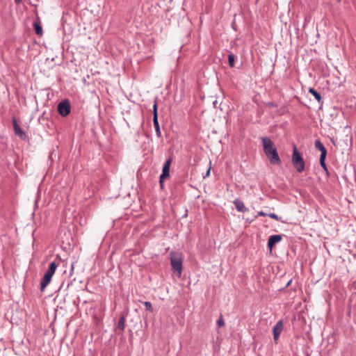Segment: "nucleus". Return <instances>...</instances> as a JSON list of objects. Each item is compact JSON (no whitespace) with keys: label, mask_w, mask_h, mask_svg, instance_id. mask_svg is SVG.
Here are the masks:
<instances>
[{"label":"nucleus","mask_w":356,"mask_h":356,"mask_svg":"<svg viewBox=\"0 0 356 356\" xmlns=\"http://www.w3.org/2000/svg\"><path fill=\"white\" fill-rule=\"evenodd\" d=\"M13 122L15 134L18 136L20 138L24 140L26 137L25 133L22 130V129L19 127V124L15 119L13 120Z\"/></svg>","instance_id":"nucleus-9"},{"label":"nucleus","mask_w":356,"mask_h":356,"mask_svg":"<svg viewBox=\"0 0 356 356\" xmlns=\"http://www.w3.org/2000/svg\"><path fill=\"white\" fill-rule=\"evenodd\" d=\"M325 157L326 156H320V163H321V165L322 166V168L327 172V168L326 164L325 163Z\"/></svg>","instance_id":"nucleus-17"},{"label":"nucleus","mask_w":356,"mask_h":356,"mask_svg":"<svg viewBox=\"0 0 356 356\" xmlns=\"http://www.w3.org/2000/svg\"><path fill=\"white\" fill-rule=\"evenodd\" d=\"M210 170H211V168H209L208 169V170H207V173H206L205 177H209V174H210Z\"/></svg>","instance_id":"nucleus-21"},{"label":"nucleus","mask_w":356,"mask_h":356,"mask_svg":"<svg viewBox=\"0 0 356 356\" xmlns=\"http://www.w3.org/2000/svg\"><path fill=\"white\" fill-rule=\"evenodd\" d=\"M73 269H74V266H73V264H72V270H73Z\"/></svg>","instance_id":"nucleus-23"},{"label":"nucleus","mask_w":356,"mask_h":356,"mask_svg":"<svg viewBox=\"0 0 356 356\" xmlns=\"http://www.w3.org/2000/svg\"><path fill=\"white\" fill-rule=\"evenodd\" d=\"M144 305H145V307H146V309L147 310H149V312H152L153 311V308H152V305L151 302H145Z\"/></svg>","instance_id":"nucleus-19"},{"label":"nucleus","mask_w":356,"mask_h":356,"mask_svg":"<svg viewBox=\"0 0 356 356\" xmlns=\"http://www.w3.org/2000/svg\"><path fill=\"white\" fill-rule=\"evenodd\" d=\"M153 123L156 129L157 136L161 137V133L160 131L159 124L158 121L157 104L156 102L153 106Z\"/></svg>","instance_id":"nucleus-7"},{"label":"nucleus","mask_w":356,"mask_h":356,"mask_svg":"<svg viewBox=\"0 0 356 356\" xmlns=\"http://www.w3.org/2000/svg\"><path fill=\"white\" fill-rule=\"evenodd\" d=\"M315 147L318 149L321 152L320 156H326L327 155V149L324 147L323 144L320 140H316L315 142Z\"/></svg>","instance_id":"nucleus-11"},{"label":"nucleus","mask_w":356,"mask_h":356,"mask_svg":"<svg viewBox=\"0 0 356 356\" xmlns=\"http://www.w3.org/2000/svg\"><path fill=\"white\" fill-rule=\"evenodd\" d=\"M15 1L16 3H19L22 1V0H15Z\"/></svg>","instance_id":"nucleus-22"},{"label":"nucleus","mask_w":356,"mask_h":356,"mask_svg":"<svg viewBox=\"0 0 356 356\" xmlns=\"http://www.w3.org/2000/svg\"><path fill=\"white\" fill-rule=\"evenodd\" d=\"M217 324L219 327H222L225 325L224 321L222 318L218 320Z\"/></svg>","instance_id":"nucleus-20"},{"label":"nucleus","mask_w":356,"mask_h":356,"mask_svg":"<svg viewBox=\"0 0 356 356\" xmlns=\"http://www.w3.org/2000/svg\"><path fill=\"white\" fill-rule=\"evenodd\" d=\"M58 111L63 117L67 116L70 112V105L67 101H64L58 105Z\"/></svg>","instance_id":"nucleus-6"},{"label":"nucleus","mask_w":356,"mask_h":356,"mask_svg":"<svg viewBox=\"0 0 356 356\" xmlns=\"http://www.w3.org/2000/svg\"><path fill=\"white\" fill-rule=\"evenodd\" d=\"M282 240V236L280 235H273L270 236L268 238V246L271 250L273 247L277 243H279Z\"/></svg>","instance_id":"nucleus-10"},{"label":"nucleus","mask_w":356,"mask_h":356,"mask_svg":"<svg viewBox=\"0 0 356 356\" xmlns=\"http://www.w3.org/2000/svg\"><path fill=\"white\" fill-rule=\"evenodd\" d=\"M171 162H172L171 159H168V160H166V161L165 162V163L163 165V170H162V174L161 175L160 178H159V183H160L161 188H163V184L164 180L165 179L168 178L170 176V167Z\"/></svg>","instance_id":"nucleus-5"},{"label":"nucleus","mask_w":356,"mask_h":356,"mask_svg":"<svg viewBox=\"0 0 356 356\" xmlns=\"http://www.w3.org/2000/svg\"><path fill=\"white\" fill-rule=\"evenodd\" d=\"M58 267V265L55 262H51L49 264V266L44 275L43 277L42 278L41 282H40V290L42 291H44L47 286V285L51 282L52 276L55 273L56 268Z\"/></svg>","instance_id":"nucleus-3"},{"label":"nucleus","mask_w":356,"mask_h":356,"mask_svg":"<svg viewBox=\"0 0 356 356\" xmlns=\"http://www.w3.org/2000/svg\"><path fill=\"white\" fill-rule=\"evenodd\" d=\"M261 141L264 146V153L268 157L270 163L274 165H280L281 160L273 141L268 137L262 138Z\"/></svg>","instance_id":"nucleus-1"},{"label":"nucleus","mask_w":356,"mask_h":356,"mask_svg":"<svg viewBox=\"0 0 356 356\" xmlns=\"http://www.w3.org/2000/svg\"><path fill=\"white\" fill-rule=\"evenodd\" d=\"M283 330V322L282 321H279L273 327V338L275 341H277L279 339V337Z\"/></svg>","instance_id":"nucleus-8"},{"label":"nucleus","mask_w":356,"mask_h":356,"mask_svg":"<svg viewBox=\"0 0 356 356\" xmlns=\"http://www.w3.org/2000/svg\"><path fill=\"white\" fill-rule=\"evenodd\" d=\"M33 26L35 28V33L38 35H42L43 33V31H42V28L40 24L38 22H35L33 24Z\"/></svg>","instance_id":"nucleus-14"},{"label":"nucleus","mask_w":356,"mask_h":356,"mask_svg":"<svg viewBox=\"0 0 356 356\" xmlns=\"http://www.w3.org/2000/svg\"><path fill=\"white\" fill-rule=\"evenodd\" d=\"M268 216L270 218H273V219H275L276 220H280V218L278 217L275 213H264V211H259L257 213V216Z\"/></svg>","instance_id":"nucleus-13"},{"label":"nucleus","mask_w":356,"mask_h":356,"mask_svg":"<svg viewBox=\"0 0 356 356\" xmlns=\"http://www.w3.org/2000/svg\"><path fill=\"white\" fill-rule=\"evenodd\" d=\"M309 92L313 95V96L315 97V99L318 102H320L321 100V95L316 91L315 90L314 88H310L309 89Z\"/></svg>","instance_id":"nucleus-15"},{"label":"nucleus","mask_w":356,"mask_h":356,"mask_svg":"<svg viewBox=\"0 0 356 356\" xmlns=\"http://www.w3.org/2000/svg\"><path fill=\"white\" fill-rule=\"evenodd\" d=\"M125 326V318L124 316H122L118 323L117 328L122 331L124 330Z\"/></svg>","instance_id":"nucleus-16"},{"label":"nucleus","mask_w":356,"mask_h":356,"mask_svg":"<svg viewBox=\"0 0 356 356\" xmlns=\"http://www.w3.org/2000/svg\"><path fill=\"white\" fill-rule=\"evenodd\" d=\"M234 204L238 211L245 212L247 211V209L245 208L244 203L241 200H234Z\"/></svg>","instance_id":"nucleus-12"},{"label":"nucleus","mask_w":356,"mask_h":356,"mask_svg":"<svg viewBox=\"0 0 356 356\" xmlns=\"http://www.w3.org/2000/svg\"><path fill=\"white\" fill-rule=\"evenodd\" d=\"M170 255L172 268L179 277L182 273V254L180 252H171Z\"/></svg>","instance_id":"nucleus-2"},{"label":"nucleus","mask_w":356,"mask_h":356,"mask_svg":"<svg viewBox=\"0 0 356 356\" xmlns=\"http://www.w3.org/2000/svg\"><path fill=\"white\" fill-rule=\"evenodd\" d=\"M292 164L298 172H302L305 170V161L300 153L298 151L296 147L293 148L292 155Z\"/></svg>","instance_id":"nucleus-4"},{"label":"nucleus","mask_w":356,"mask_h":356,"mask_svg":"<svg viewBox=\"0 0 356 356\" xmlns=\"http://www.w3.org/2000/svg\"><path fill=\"white\" fill-rule=\"evenodd\" d=\"M228 61L230 67H233L234 65V56L233 54H229Z\"/></svg>","instance_id":"nucleus-18"}]
</instances>
